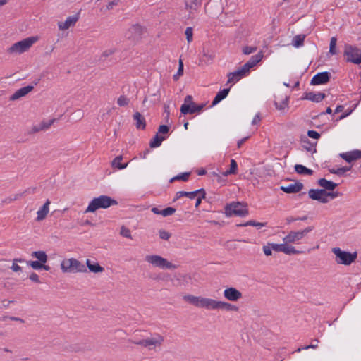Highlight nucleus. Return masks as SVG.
Listing matches in <instances>:
<instances>
[{
  "label": "nucleus",
  "mask_w": 361,
  "mask_h": 361,
  "mask_svg": "<svg viewBox=\"0 0 361 361\" xmlns=\"http://www.w3.org/2000/svg\"><path fill=\"white\" fill-rule=\"evenodd\" d=\"M183 300L197 307L206 308L207 310H226V311L235 312L239 310L238 307L228 302L216 301L214 299L192 295H184Z\"/></svg>",
  "instance_id": "f257e3e1"
},
{
  "label": "nucleus",
  "mask_w": 361,
  "mask_h": 361,
  "mask_svg": "<svg viewBox=\"0 0 361 361\" xmlns=\"http://www.w3.org/2000/svg\"><path fill=\"white\" fill-rule=\"evenodd\" d=\"M118 202L107 195H100L93 198L89 203L85 213L95 212L99 209H107L113 205H117Z\"/></svg>",
  "instance_id": "f03ea898"
},
{
  "label": "nucleus",
  "mask_w": 361,
  "mask_h": 361,
  "mask_svg": "<svg viewBox=\"0 0 361 361\" xmlns=\"http://www.w3.org/2000/svg\"><path fill=\"white\" fill-rule=\"evenodd\" d=\"M225 215L228 217L232 216L245 217L248 215L247 204L243 202H232L227 204L225 207Z\"/></svg>",
  "instance_id": "7ed1b4c3"
},
{
  "label": "nucleus",
  "mask_w": 361,
  "mask_h": 361,
  "mask_svg": "<svg viewBox=\"0 0 361 361\" xmlns=\"http://www.w3.org/2000/svg\"><path fill=\"white\" fill-rule=\"evenodd\" d=\"M61 269L64 273L86 272V266L75 258L65 259L61 263Z\"/></svg>",
  "instance_id": "20e7f679"
},
{
  "label": "nucleus",
  "mask_w": 361,
  "mask_h": 361,
  "mask_svg": "<svg viewBox=\"0 0 361 361\" xmlns=\"http://www.w3.org/2000/svg\"><path fill=\"white\" fill-rule=\"evenodd\" d=\"M333 253L336 255V261L338 264L350 265L357 259V252L353 253L342 250L339 247L332 249Z\"/></svg>",
  "instance_id": "39448f33"
},
{
  "label": "nucleus",
  "mask_w": 361,
  "mask_h": 361,
  "mask_svg": "<svg viewBox=\"0 0 361 361\" xmlns=\"http://www.w3.org/2000/svg\"><path fill=\"white\" fill-rule=\"evenodd\" d=\"M145 260L154 267L161 269H175L178 267L177 265L172 264L166 259L157 255H147Z\"/></svg>",
  "instance_id": "423d86ee"
},
{
  "label": "nucleus",
  "mask_w": 361,
  "mask_h": 361,
  "mask_svg": "<svg viewBox=\"0 0 361 361\" xmlns=\"http://www.w3.org/2000/svg\"><path fill=\"white\" fill-rule=\"evenodd\" d=\"M38 39L37 37H30L13 44L8 51L11 54H21L26 51Z\"/></svg>",
  "instance_id": "0eeeda50"
},
{
  "label": "nucleus",
  "mask_w": 361,
  "mask_h": 361,
  "mask_svg": "<svg viewBox=\"0 0 361 361\" xmlns=\"http://www.w3.org/2000/svg\"><path fill=\"white\" fill-rule=\"evenodd\" d=\"M343 55L348 62L357 65L361 63V49L355 46L346 44Z\"/></svg>",
  "instance_id": "6e6552de"
},
{
  "label": "nucleus",
  "mask_w": 361,
  "mask_h": 361,
  "mask_svg": "<svg viewBox=\"0 0 361 361\" xmlns=\"http://www.w3.org/2000/svg\"><path fill=\"white\" fill-rule=\"evenodd\" d=\"M314 229L313 226H308L302 231H290L287 235H286L283 240L286 243H295L302 240L307 233L311 232Z\"/></svg>",
  "instance_id": "1a4fd4ad"
},
{
  "label": "nucleus",
  "mask_w": 361,
  "mask_h": 361,
  "mask_svg": "<svg viewBox=\"0 0 361 361\" xmlns=\"http://www.w3.org/2000/svg\"><path fill=\"white\" fill-rule=\"evenodd\" d=\"M130 341L134 344L143 347H148L149 349H152L151 346L152 345H160L164 341V338L160 335H157L156 338H148L140 340H130Z\"/></svg>",
  "instance_id": "9d476101"
},
{
  "label": "nucleus",
  "mask_w": 361,
  "mask_h": 361,
  "mask_svg": "<svg viewBox=\"0 0 361 361\" xmlns=\"http://www.w3.org/2000/svg\"><path fill=\"white\" fill-rule=\"evenodd\" d=\"M206 106L205 103L197 104L194 103L183 104L180 106V113L183 115L200 113Z\"/></svg>",
  "instance_id": "9b49d317"
},
{
  "label": "nucleus",
  "mask_w": 361,
  "mask_h": 361,
  "mask_svg": "<svg viewBox=\"0 0 361 361\" xmlns=\"http://www.w3.org/2000/svg\"><path fill=\"white\" fill-rule=\"evenodd\" d=\"M271 247L273 248V250L275 252H282L286 255H297L302 253V251H300L296 250L293 246L289 245L288 243H286L284 242V243L281 244H276L273 243Z\"/></svg>",
  "instance_id": "f8f14e48"
},
{
  "label": "nucleus",
  "mask_w": 361,
  "mask_h": 361,
  "mask_svg": "<svg viewBox=\"0 0 361 361\" xmlns=\"http://www.w3.org/2000/svg\"><path fill=\"white\" fill-rule=\"evenodd\" d=\"M331 73L328 71H324L317 73L311 80L310 85H324L329 82Z\"/></svg>",
  "instance_id": "ddd939ff"
},
{
  "label": "nucleus",
  "mask_w": 361,
  "mask_h": 361,
  "mask_svg": "<svg viewBox=\"0 0 361 361\" xmlns=\"http://www.w3.org/2000/svg\"><path fill=\"white\" fill-rule=\"evenodd\" d=\"M308 195L310 199L323 204L329 202L328 198H326V190L324 189H310L308 191Z\"/></svg>",
  "instance_id": "4468645a"
},
{
  "label": "nucleus",
  "mask_w": 361,
  "mask_h": 361,
  "mask_svg": "<svg viewBox=\"0 0 361 361\" xmlns=\"http://www.w3.org/2000/svg\"><path fill=\"white\" fill-rule=\"evenodd\" d=\"M224 296L228 300L235 302L242 298V293L233 287H229L224 290Z\"/></svg>",
  "instance_id": "2eb2a0df"
},
{
  "label": "nucleus",
  "mask_w": 361,
  "mask_h": 361,
  "mask_svg": "<svg viewBox=\"0 0 361 361\" xmlns=\"http://www.w3.org/2000/svg\"><path fill=\"white\" fill-rule=\"evenodd\" d=\"M339 157L344 159L346 162L350 164L361 158V150L354 149L348 152L339 154Z\"/></svg>",
  "instance_id": "dca6fc26"
},
{
  "label": "nucleus",
  "mask_w": 361,
  "mask_h": 361,
  "mask_svg": "<svg viewBox=\"0 0 361 361\" xmlns=\"http://www.w3.org/2000/svg\"><path fill=\"white\" fill-rule=\"evenodd\" d=\"M303 188L304 185L298 181L287 186L281 185L280 190L287 194H293L299 192Z\"/></svg>",
  "instance_id": "f3484780"
},
{
  "label": "nucleus",
  "mask_w": 361,
  "mask_h": 361,
  "mask_svg": "<svg viewBox=\"0 0 361 361\" xmlns=\"http://www.w3.org/2000/svg\"><path fill=\"white\" fill-rule=\"evenodd\" d=\"M326 97L325 93L323 92H317L315 93L314 92H305L303 96L302 97V99H307L314 102H320Z\"/></svg>",
  "instance_id": "a211bd4d"
},
{
  "label": "nucleus",
  "mask_w": 361,
  "mask_h": 361,
  "mask_svg": "<svg viewBox=\"0 0 361 361\" xmlns=\"http://www.w3.org/2000/svg\"><path fill=\"white\" fill-rule=\"evenodd\" d=\"M79 19V13L73 16H68L65 22L59 23V30H64L68 29L70 27L73 26Z\"/></svg>",
  "instance_id": "6ab92c4d"
},
{
  "label": "nucleus",
  "mask_w": 361,
  "mask_h": 361,
  "mask_svg": "<svg viewBox=\"0 0 361 361\" xmlns=\"http://www.w3.org/2000/svg\"><path fill=\"white\" fill-rule=\"evenodd\" d=\"M34 89V86L27 85L16 90L11 97L10 100L15 101L25 97Z\"/></svg>",
  "instance_id": "aec40b11"
},
{
  "label": "nucleus",
  "mask_w": 361,
  "mask_h": 361,
  "mask_svg": "<svg viewBox=\"0 0 361 361\" xmlns=\"http://www.w3.org/2000/svg\"><path fill=\"white\" fill-rule=\"evenodd\" d=\"M317 183L319 186L322 187L324 190L326 191H333L334 190L337 186L338 184L331 181L326 180V178H322L317 180Z\"/></svg>",
  "instance_id": "412c9836"
},
{
  "label": "nucleus",
  "mask_w": 361,
  "mask_h": 361,
  "mask_svg": "<svg viewBox=\"0 0 361 361\" xmlns=\"http://www.w3.org/2000/svg\"><path fill=\"white\" fill-rule=\"evenodd\" d=\"M133 119L135 121L137 129L144 130L146 128V121L145 117L138 111L133 114Z\"/></svg>",
  "instance_id": "4be33fe9"
},
{
  "label": "nucleus",
  "mask_w": 361,
  "mask_h": 361,
  "mask_svg": "<svg viewBox=\"0 0 361 361\" xmlns=\"http://www.w3.org/2000/svg\"><path fill=\"white\" fill-rule=\"evenodd\" d=\"M230 91V88H224L219 92H217L215 97L214 98L213 101L212 102L211 106H216L221 101L224 99L228 94Z\"/></svg>",
  "instance_id": "5701e85b"
},
{
  "label": "nucleus",
  "mask_w": 361,
  "mask_h": 361,
  "mask_svg": "<svg viewBox=\"0 0 361 361\" xmlns=\"http://www.w3.org/2000/svg\"><path fill=\"white\" fill-rule=\"evenodd\" d=\"M50 204V201L49 200H47L45 203L43 204V206L38 210L37 212V221H40L45 219L47 214L49 213V206Z\"/></svg>",
  "instance_id": "b1692460"
},
{
  "label": "nucleus",
  "mask_w": 361,
  "mask_h": 361,
  "mask_svg": "<svg viewBox=\"0 0 361 361\" xmlns=\"http://www.w3.org/2000/svg\"><path fill=\"white\" fill-rule=\"evenodd\" d=\"M128 32L130 33V35L128 36V38L133 37L134 39L140 37V36L143 33V27L138 25H133L128 30Z\"/></svg>",
  "instance_id": "393cba45"
},
{
  "label": "nucleus",
  "mask_w": 361,
  "mask_h": 361,
  "mask_svg": "<svg viewBox=\"0 0 361 361\" xmlns=\"http://www.w3.org/2000/svg\"><path fill=\"white\" fill-rule=\"evenodd\" d=\"M86 265L89 271L92 273L97 274L102 272L104 270V269L98 262H92L89 259L86 260Z\"/></svg>",
  "instance_id": "a878e982"
},
{
  "label": "nucleus",
  "mask_w": 361,
  "mask_h": 361,
  "mask_svg": "<svg viewBox=\"0 0 361 361\" xmlns=\"http://www.w3.org/2000/svg\"><path fill=\"white\" fill-rule=\"evenodd\" d=\"M228 77V83H235L239 81L241 78L245 77L240 69H238L235 71L231 72L227 75Z\"/></svg>",
  "instance_id": "bb28decb"
},
{
  "label": "nucleus",
  "mask_w": 361,
  "mask_h": 361,
  "mask_svg": "<svg viewBox=\"0 0 361 361\" xmlns=\"http://www.w3.org/2000/svg\"><path fill=\"white\" fill-rule=\"evenodd\" d=\"M300 141L303 144V147L310 152L314 153L317 152L314 144L312 143L309 139L305 135H302L300 137Z\"/></svg>",
  "instance_id": "cd10ccee"
},
{
  "label": "nucleus",
  "mask_w": 361,
  "mask_h": 361,
  "mask_svg": "<svg viewBox=\"0 0 361 361\" xmlns=\"http://www.w3.org/2000/svg\"><path fill=\"white\" fill-rule=\"evenodd\" d=\"M164 140H166L165 136L159 135V133H157L150 140L149 146L151 148L159 147Z\"/></svg>",
  "instance_id": "c85d7f7f"
},
{
  "label": "nucleus",
  "mask_w": 361,
  "mask_h": 361,
  "mask_svg": "<svg viewBox=\"0 0 361 361\" xmlns=\"http://www.w3.org/2000/svg\"><path fill=\"white\" fill-rule=\"evenodd\" d=\"M31 256L32 257L37 258V260L43 264H45L48 260V256L44 251L39 250L34 251L32 252Z\"/></svg>",
  "instance_id": "c756f323"
},
{
  "label": "nucleus",
  "mask_w": 361,
  "mask_h": 361,
  "mask_svg": "<svg viewBox=\"0 0 361 361\" xmlns=\"http://www.w3.org/2000/svg\"><path fill=\"white\" fill-rule=\"evenodd\" d=\"M263 55L262 52H259L258 54L253 55L250 57L248 61L245 63L248 65V66L252 68L255 67L262 59Z\"/></svg>",
  "instance_id": "7c9ffc66"
},
{
  "label": "nucleus",
  "mask_w": 361,
  "mask_h": 361,
  "mask_svg": "<svg viewBox=\"0 0 361 361\" xmlns=\"http://www.w3.org/2000/svg\"><path fill=\"white\" fill-rule=\"evenodd\" d=\"M294 168L295 172L301 175L311 176L314 172L312 169H310L302 164H295Z\"/></svg>",
  "instance_id": "2f4dec72"
},
{
  "label": "nucleus",
  "mask_w": 361,
  "mask_h": 361,
  "mask_svg": "<svg viewBox=\"0 0 361 361\" xmlns=\"http://www.w3.org/2000/svg\"><path fill=\"white\" fill-rule=\"evenodd\" d=\"M122 159H123L122 155L117 156L116 157H115L113 159V161L111 162V166L114 168H117L118 169H120V170L126 169L128 166V163H126V164L121 163Z\"/></svg>",
  "instance_id": "473e14b6"
},
{
  "label": "nucleus",
  "mask_w": 361,
  "mask_h": 361,
  "mask_svg": "<svg viewBox=\"0 0 361 361\" xmlns=\"http://www.w3.org/2000/svg\"><path fill=\"white\" fill-rule=\"evenodd\" d=\"M54 122V119L49 120L47 122L42 121L39 125L33 126L32 132L37 133L40 130L48 129L53 124Z\"/></svg>",
  "instance_id": "72a5a7b5"
},
{
  "label": "nucleus",
  "mask_w": 361,
  "mask_h": 361,
  "mask_svg": "<svg viewBox=\"0 0 361 361\" xmlns=\"http://www.w3.org/2000/svg\"><path fill=\"white\" fill-rule=\"evenodd\" d=\"M351 168H352V166H345L338 168L337 169H329V171L332 174H336L338 176H343L345 175V173L351 170Z\"/></svg>",
  "instance_id": "f704fd0d"
},
{
  "label": "nucleus",
  "mask_w": 361,
  "mask_h": 361,
  "mask_svg": "<svg viewBox=\"0 0 361 361\" xmlns=\"http://www.w3.org/2000/svg\"><path fill=\"white\" fill-rule=\"evenodd\" d=\"M305 35H295L293 38V40H292V44L295 47H300L301 46L303 45L304 44V40H305Z\"/></svg>",
  "instance_id": "c9c22d12"
},
{
  "label": "nucleus",
  "mask_w": 361,
  "mask_h": 361,
  "mask_svg": "<svg viewBox=\"0 0 361 361\" xmlns=\"http://www.w3.org/2000/svg\"><path fill=\"white\" fill-rule=\"evenodd\" d=\"M238 172V164L235 159H231L230 169L224 172V176L236 174Z\"/></svg>",
  "instance_id": "e433bc0d"
},
{
  "label": "nucleus",
  "mask_w": 361,
  "mask_h": 361,
  "mask_svg": "<svg viewBox=\"0 0 361 361\" xmlns=\"http://www.w3.org/2000/svg\"><path fill=\"white\" fill-rule=\"evenodd\" d=\"M199 192L204 193V189L200 188V189L196 190L195 191H191V192L183 191V195H184V197H187L190 198V200H193L195 198V197L197 196Z\"/></svg>",
  "instance_id": "4c0bfd02"
},
{
  "label": "nucleus",
  "mask_w": 361,
  "mask_h": 361,
  "mask_svg": "<svg viewBox=\"0 0 361 361\" xmlns=\"http://www.w3.org/2000/svg\"><path fill=\"white\" fill-rule=\"evenodd\" d=\"M214 59V55L210 54L209 51H206L204 49L202 51V56L201 61L207 63H210Z\"/></svg>",
  "instance_id": "58836bf2"
},
{
  "label": "nucleus",
  "mask_w": 361,
  "mask_h": 361,
  "mask_svg": "<svg viewBox=\"0 0 361 361\" xmlns=\"http://www.w3.org/2000/svg\"><path fill=\"white\" fill-rule=\"evenodd\" d=\"M336 42H337V38L336 37H332L330 40L329 51V54L331 55H335L337 54Z\"/></svg>",
  "instance_id": "ea45409f"
},
{
  "label": "nucleus",
  "mask_w": 361,
  "mask_h": 361,
  "mask_svg": "<svg viewBox=\"0 0 361 361\" xmlns=\"http://www.w3.org/2000/svg\"><path fill=\"white\" fill-rule=\"evenodd\" d=\"M183 62L181 59H180L178 61V69L177 71V73L173 76V80L176 81L179 79L180 76H181L183 74Z\"/></svg>",
  "instance_id": "a19ab883"
},
{
  "label": "nucleus",
  "mask_w": 361,
  "mask_h": 361,
  "mask_svg": "<svg viewBox=\"0 0 361 361\" xmlns=\"http://www.w3.org/2000/svg\"><path fill=\"white\" fill-rule=\"evenodd\" d=\"M288 102V97H286L281 102H279L277 101H274V105L276 109L279 110H283L287 106Z\"/></svg>",
  "instance_id": "79ce46f5"
},
{
  "label": "nucleus",
  "mask_w": 361,
  "mask_h": 361,
  "mask_svg": "<svg viewBox=\"0 0 361 361\" xmlns=\"http://www.w3.org/2000/svg\"><path fill=\"white\" fill-rule=\"evenodd\" d=\"M130 99L124 95H121L117 99V104L120 106H125L129 104Z\"/></svg>",
  "instance_id": "37998d69"
},
{
  "label": "nucleus",
  "mask_w": 361,
  "mask_h": 361,
  "mask_svg": "<svg viewBox=\"0 0 361 361\" xmlns=\"http://www.w3.org/2000/svg\"><path fill=\"white\" fill-rule=\"evenodd\" d=\"M176 212V209L171 207H168L161 210V214L163 216L166 217L168 216H171Z\"/></svg>",
  "instance_id": "c03bdc74"
},
{
  "label": "nucleus",
  "mask_w": 361,
  "mask_h": 361,
  "mask_svg": "<svg viewBox=\"0 0 361 361\" xmlns=\"http://www.w3.org/2000/svg\"><path fill=\"white\" fill-rule=\"evenodd\" d=\"M27 265L30 266L35 270H39L42 269V264L39 261H27Z\"/></svg>",
  "instance_id": "a18cd8bd"
},
{
  "label": "nucleus",
  "mask_w": 361,
  "mask_h": 361,
  "mask_svg": "<svg viewBox=\"0 0 361 361\" xmlns=\"http://www.w3.org/2000/svg\"><path fill=\"white\" fill-rule=\"evenodd\" d=\"M185 35L186 36V39L188 43L192 41L193 37V30L191 27H188L185 29Z\"/></svg>",
  "instance_id": "49530a36"
},
{
  "label": "nucleus",
  "mask_w": 361,
  "mask_h": 361,
  "mask_svg": "<svg viewBox=\"0 0 361 361\" xmlns=\"http://www.w3.org/2000/svg\"><path fill=\"white\" fill-rule=\"evenodd\" d=\"M190 176V172L181 173L176 176V178L178 180L187 181Z\"/></svg>",
  "instance_id": "de8ad7c7"
},
{
  "label": "nucleus",
  "mask_w": 361,
  "mask_h": 361,
  "mask_svg": "<svg viewBox=\"0 0 361 361\" xmlns=\"http://www.w3.org/2000/svg\"><path fill=\"white\" fill-rule=\"evenodd\" d=\"M159 235L161 239L168 240L171 234L165 230L161 229L159 231Z\"/></svg>",
  "instance_id": "09e8293b"
},
{
  "label": "nucleus",
  "mask_w": 361,
  "mask_h": 361,
  "mask_svg": "<svg viewBox=\"0 0 361 361\" xmlns=\"http://www.w3.org/2000/svg\"><path fill=\"white\" fill-rule=\"evenodd\" d=\"M307 135L308 137H310V138H312L314 140H318L321 137L320 134L318 132L313 130H309L307 132Z\"/></svg>",
  "instance_id": "8fccbe9b"
},
{
  "label": "nucleus",
  "mask_w": 361,
  "mask_h": 361,
  "mask_svg": "<svg viewBox=\"0 0 361 361\" xmlns=\"http://www.w3.org/2000/svg\"><path fill=\"white\" fill-rule=\"evenodd\" d=\"M272 243H267V245H264L262 249L266 256H271L272 255L273 248L271 247Z\"/></svg>",
  "instance_id": "3c124183"
},
{
  "label": "nucleus",
  "mask_w": 361,
  "mask_h": 361,
  "mask_svg": "<svg viewBox=\"0 0 361 361\" xmlns=\"http://www.w3.org/2000/svg\"><path fill=\"white\" fill-rule=\"evenodd\" d=\"M121 235L127 238H132L130 231L124 226L121 228Z\"/></svg>",
  "instance_id": "603ef678"
},
{
  "label": "nucleus",
  "mask_w": 361,
  "mask_h": 361,
  "mask_svg": "<svg viewBox=\"0 0 361 361\" xmlns=\"http://www.w3.org/2000/svg\"><path fill=\"white\" fill-rule=\"evenodd\" d=\"M257 50L256 47L246 46L243 48V53L245 55L250 54Z\"/></svg>",
  "instance_id": "864d4df0"
},
{
  "label": "nucleus",
  "mask_w": 361,
  "mask_h": 361,
  "mask_svg": "<svg viewBox=\"0 0 361 361\" xmlns=\"http://www.w3.org/2000/svg\"><path fill=\"white\" fill-rule=\"evenodd\" d=\"M169 127L167 125H161V126H159V127L158 128L157 133L165 135V134H167L169 133Z\"/></svg>",
  "instance_id": "5fc2aeb1"
},
{
  "label": "nucleus",
  "mask_w": 361,
  "mask_h": 361,
  "mask_svg": "<svg viewBox=\"0 0 361 361\" xmlns=\"http://www.w3.org/2000/svg\"><path fill=\"white\" fill-rule=\"evenodd\" d=\"M29 279H30L32 281L35 282V283H41V281H40V280H39V276H38L36 273H35V272H32V273L30 275Z\"/></svg>",
  "instance_id": "6e6d98bb"
},
{
  "label": "nucleus",
  "mask_w": 361,
  "mask_h": 361,
  "mask_svg": "<svg viewBox=\"0 0 361 361\" xmlns=\"http://www.w3.org/2000/svg\"><path fill=\"white\" fill-rule=\"evenodd\" d=\"M240 70V71L242 72V73L243 74L244 76H246L249 73H250V68L248 66V65H247L246 63H245L240 68H239Z\"/></svg>",
  "instance_id": "4d7b16f0"
},
{
  "label": "nucleus",
  "mask_w": 361,
  "mask_h": 361,
  "mask_svg": "<svg viewBox=\"0 0 361 361\" xmlns=\"http://www.w3.org/2000/svg\"><path fill=\"white\" fill-rule=\"evenodd\" d=\"M339 193L338 192L333 191H326V198H328V197H330L331 199H335L337 197H338Z\"/></svg>",
  "instance_id": "13d9d810"
},
{
  "label": "nucleus",
  "mask_w": 361,
  "mask_h": 361,
  "mask_svg": "<svg viewBox=\"0 0 361 361\" xmlns=\"http://www.w3.org/2000/svg\"><path fill=\"white\" fill-rule=\"evenodd\" d=\"M317 348V344H310V345H305L302 348H298L297 350H296V352H300L302 350H307V349H310V348H313V349H315Z\"/></svg>",
  "instance_id": "bf43d9fd"
},
{
  "label": "nucleus",
  "mask_w": 361,
  "mask_h": 361,
  "mask_svg": "<svg viewBox=\"0 0 361 361\" xmlns=\"http://www.w3.org/2000/svg\"><path fill=\"white\" fill-rule=\"evenodd\" d=\"M255 223H256V221L250 220L244 224H238L237 226H240V227H245V226H255Z\"/></svg>",
  "instance_id": "052dcab7"
},
{
  "label": "nucleus",
  "mask_w": 361,
  "mask_h": 361,
  "mask_svg": "<svg viewBox=\"0 0 361 361\" xmlns=\"http://www.w3.org/2000/svg\"><path fill=\"white\" fill-rule=\"evenodd\" d=\"M115 52V49H108L103 51L102 57L106 58L109 56L113 54Z\"/></svg>",
  "instance_id": "680f3d73"
},
{
  "label": "nucleus",
  "mask_w": 361,
  "mask_h": 361,
  "mask_svg": "<svg viewBox=\"0 0 361 361\" xmlns=\"http://www.w3.org/2000/svg\"><path fill=\"white\" fill-rule=\"evenodd\" d=\"M352 113V110H348L343 114H342L341 116H338V118L336 119V121L344 119L347 116H348Z\"/></svg>",
  "instance_id": "e2e57ef3"
},
{
  "label": "nucleus",
  "mask_w": 361,
  "mask_h": 361,
  "mask_svg": "<svg viewBox=\"0 0 361 361\" xmlns=\"http://www.w3.org/2000/svg\"><path fill=\"white\" fill-rule=\"evenodd\" d=\"M192 4L190 8H194V9H196L197 7L200 6H201V1L200 0H192Z\"/></svg>",
  "instance_id": "0e129e2a"
},
{
  "label": "nucleus",
  "mask_w": 361,
  "mask_h": 361,
  "mask_svg": "<svg viewBox=\"0 0 361 361\" xmlns=\"http://www.w3.org/2000/svg\"><path fill=\"white\" fill-rule=\"evenodd\" d=\"M118 4V0H113L108 4L106 8L108 10H111L114 8V6H117Z\"/></svg>",
  "instance_id": "69168bd1"
},
{
  "label": "nucleus",
  "mask_w": 361,
  "mask_h": 361,
  "mask_svg": "<svg viewBox=\"0 0 361 361\" xmlns=\"http://www.w3.org/2000/svg\"><path fill=\"white\" fill-rule=\"evenodd\" d=\"M11 269L13 271H22V267H20L17 263H13V264L11 267Z\"/></svg>",
  "instance_id": "338daca9"
},
{
  "label": "nucleus",
  "mask_w": 361,
  "mask_h": 361,
  "mask_svg": "<svg viewBox=\"0 0 361 361\" xmlns=\"http://www.w3.org/2000/svg\"><path fill=\"white\" fill-rule=\"evenodd\" d=\"M250 138L249 136L245 137L238 141L237 147L240 148L242 145Z\"/></svg>",
  "instance_id": "774afa93"
}]
</instances>
